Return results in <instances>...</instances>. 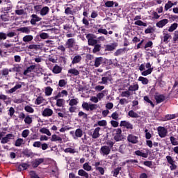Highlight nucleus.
<instances>
[{"label":"nucleus","instance_id":"64","mask_svg":"<svg viewBox=\"0 0 178 178\" xmlns=\"http://www.w3.org/2000/svg\"><path fill=\"white\" fill-rule=\"evenodd\" d=\"M30 176L31 178H40V177H38V175H37V173H35V172L34 171L30 172Z\"/></svg>","mask_w":178,"mask_h":178},{"label":"nucleus","instance_id":"40","mask_svg":"<svg viewBox=\"0 0 178 178\" xmlns=\"http://www.w3.org/2000/svg\"><path fill=\"white\" fill-rule=\"evenodd\" d=\"M170 141L172 145H174V146L178 145L177 139L176 138H175L174 136H170Z\"/></svg>","mask_w":178,"mask_h":178},{"label":"nucleus","instance_id":"41","mask_svg":"<svg viewBox=\"0 0 178 178\" xmlns=\"http://www.w3.org/2000/svg\"><path fill=\"white\" fill-rule=\"evenodd\" d=\"M177 23H174L172 24L168 29V31L170 33H173V31H175V30H176L177 29Z\"/></svg>","mask_w":178,"mask_h":178},{"label":"nucleus","instance_id":"30","mask_svg":"<svg viewBox=\"0 0 178 178\" xmlns=\"http://www.w3.org/2000/svg\"><path fill=\"white\" fill-rule=\"evenodd\" d=\"M35 69V65H31L27 67V69L24 72V75L27 76L28 73H31V72H33Z\"/></svg>","mask_w":178,"mask_h":178},{"label":"nucleus","instance_id":"17","mask_svg":"<svg viewBox=\"0 0 178 178\" xmlns=\"http://www.w3.org/2000/svg\"><path fill=\"white\" fill-rule=\"evenodd\" d=\"M81 59H83V58L81 57V56L80 55H76L72 61V65H76L77 63H80V62H81Z\"/></svg>","mask_w":178,"mask_h":178},{"label":"nucleus","instance_id":"29","mask_svg":"<svg viewBox=\"0 0 178 178\" xmlns=\"http://www.w3.org/2000/svg\"><path fill=\"white\" fill-rule=\"evenodd\" d=\"M138 81H141L142 84H143L144 86H147V84H148V83H149V81L148 80V79L144 77V76H140L138 79Z\"/></svg>","mask_w":178,"mask_h":178},{"label":"nucleus","instance_id":"19","mask_svg":"<svg viewBox=\"0 0 178 178\" xmlns=\"http://www.w3.org/2000/svg\"><path fill=\"white\" fill-rule=\"evenodd\" d=\"M154 98L157 104H161V102H163V101H165V97L163 95H156Z\"/></svg>","mask_w":178,"mask_h":178},{"label":"nucleus","instance_id":"8","mask_svg":"<svg viewBox=\"0 0 178 178\" xmlns=\"http://www.w3.org/2000/svg\"><path fill=\"white\" fill-rule=\"evenodd\" d=\"M120 126V127H125L126 129H129L130 130H133V129H134L132 124L127 121H121Z\"/></svg>","mask_w":178,"mask_h":178},{"label":"nucleus","instance_id":"51","mask_svg":"<svg viewBox=\"0 0 178 178\" xmlns=\"http://www.w3.org/2000/svg\"><path fill=\"white\" fill-rule=\"evenodd\" d=\"M23 143H24V140L22 138H18L16 141H15V147H20V145H22V144H23Z\"/></svg>","mask_w":178,"mask_h":178},{"label":"nucleus","instance_id":"48","mask_svg":"<svg viewBox=\"0 0 178 178\" xmlns=\"http://www.w3.org/2000/svg\"><path fill=\"white\" fill-rule=\"evenodd\" d=\"M79 104L78 99H72L70 100L69 105L70 106H74V105H77Z\"/></svg>","mask_w":178,"mask_h":178},{"label":"nucleus","instance_id":"1","mask_svg":"<svg viewBox=\"0 0 178 178\" xmlns=\"http://www.w3.org/2000/svg\"><path fill=\"white\" fill-rule=\"evenodd\" d=\"M83 169L79 170L78 175L81 176V177L90 178V175H88L87 172H91L92 167L88 163H85L83 165Z\"/></svg>","mask_w":178,"mask_h":178},{"label":"nucleus","instance_id":"26","mask_svg":"<svg viewBox=\"0 0 178 178\" xmlns=\"http://www.w3.org/2000/svg\"><path fill=\"white\" fill-rule=\"evenodd\" d=\"M17 31H21V33H24L25 34H30V27H22L18 29Z\"/></svg>","mask_w":178,"mask_h":178},{"label":"nucleus","instance_id":"4","mask_svg":"<svg viewBox=\"0 0 178 178\" xmlns=\"http://www.w3.org/2000/svg\"><path fill=\"white\" fill-rule=\"evenodd\" d=\"M100 154L103 156H105V155H109V154H111V147H109L108 145L102 146L100 148Z\"/></svg>","mask_w":178,"mask_h":178},{"label":"nucleus","instance_id":"33","mask_svg":"<svg viewBox=\"0 0 178 178\" xmlns=\"http://www.w3.org/2000/svg\"><path fill=\"white\" fill-rule=\"evenodd\" d=\"M136 155H138V156H142L143 158H148V154L143 153L140 150H137L135 152Z\"/></svg>","mask_w":178,"mask_h":178},{"label":"nucleus","instance_id":"49","mask_svg":"<svg viewBox=\"0 0 178 178\" xmlns=\"http://www.w3.org/2000/svg\"><path fill=\"white\" fill-rule=\"evenodd\" d=\"M44 102V98H42V97H38L35 102V104L36 105H41V104H42Z\"/></svg>","mask_w":178,"mask_h":178},{"label":"nucleus","instance_id":"28","mask_svg":"<svg viewBox=\"0 0 178 178\" xmlns=\"http://www.w3.org/2000/svg\"><path fill=\"white\" fill-rule=\"evenodd\" d=\"M131 95H133V93H131V92H130V90H126V91H123L121 92L120 96L122 97H125V98H129V97H130Z\"/></svg>","mask_w":178,"mask_h":178},{"label":"nucleus","instance_id":"12","mask_svg":"<svg viewBox=\"0 0 178 178\" xmlns=\"http://www.w3.org/2000/svg\"><path fill=\"white\" fill-rule=\"evenodd\" d=\"M42 116H44V117L52 116V115H54V111H52V109L49 108H46L42 111Z\"/></svg>","mask_w":178,"mask_h":178},{"label":"nucleus","instance_id":"3","mask_svg":"<svg viewBox=\"0 0 178 178\" xmlns=\"http://www.w3.org/2000/svg\"><path fill=\"white\" fill-rule=\"evenodd\" d=\"M86 38L88 40V45H91L92 47H94V45H96L97 44H98V40H95L94 38V35L92 34H88L86 35Z\"/></svg>","mask_w":178,"mask_h":178},{"label":"nucleus","instance_id":"52","mask_svg":"<svg viewBox=\"0 0 178 178\" xmlns=\"http://www.w3.org/2000/svg\"><path fill=\"white\" fill-rule=\"evenodd\" d=\"M64 152L70 154H76V149L71 147H68L64 150Z\"/></svg>","mask_w":178,"mask_h":178},{"label":"nucleus","instance_id":"38","mask_svg":"<svg viewBox=\"0 0 178 178\" xmlns=\"http://www.w3.org/2000/svg\"><path fill=\"white\" fill-rule=\"evenodd\" d=\"M139 88V86H138V84L136 83L134 85H131L128 90L129 91H137V90H138Z\"/></svg>","mask_w":178,"mask_h":178},{"label":"nucleus","instance_id":"61","mask_svg":"<svg viewBox=\"0 0 178 178\" xmlns=\"http://www.w3.org/2000/svg\"><path fill=\"white\" fill-rule=\"evenodd\" d=\"M67 84V82L65 79H60L58 82L59 87H65Z\"/></svg>","mask_w":178,"mask_h":178},{"label":"nucleus","instance_id":"5","mask_svg":"<svg viewBox=\"0 0 178 178\" xmlns=\"http://www.w3.org/2000/svg\"><path fill=\"white\" fill-rule=\"evenodd\" d=\"M157 131L159 137L161 138H163L168 136V129H166L165 127H159L157 129Z\"/></svg>","mask_w":178,"mask_h":178},{"label":"nucleus","instance_id":"63","mask_svg":"<svg viewBox=\"0 0 178 178\" xmlns=\"http://www.w3.org/2000/svg\"><path fill=\"white\" fill-rule=\"evenodd\" d=\"M97 32L100 33L101 34H104V35H108V31L106 29H99Z\"/></svg>","mask_w":178,"mask_h":178},{"label":"nucleus","instance_id":"7","mask_svg":"<svg viewBox=\"0 0 178 178\" xmlns=\"http://www.w3.org/2000/svg\"><path fill=\"white\" fill-rule=\"evenodd\" d=\"M127 140L129 143H131L132 144H137L138 143V136H136L133 134H129L127 136Z\"/></svg>","mask_w":178,"mask_h":178},{"label":"nucleus","instance_id":"15","mask_svg":"<svg viewBox=\"0 0 178 178\" xmlns=\"http://www.w3.org/2000/svg\"><path fill=\"white\" fill-rule=\"evenodd\" d=\"M83 137V130L81 129H77L75 131L74 140H77L78 138H81Z\"/></svg>","mask_w":178,"mask_h":178},{"label":"nucleus","instance_id":"37","mask_svg":"<svg viewBox=\"0 0 178 178\" xmlns=\"http://www.w3.org/2000/svg\"><path fill=\"white\" fill-rule=\"evenodd\" d=\"M30 166L27 163H22L18 166V170L22 171V170H26Z\"/></svg>","mask_w":178,"mask_h":178},{"label":"nucleus","instance_id":"22","mask_svg":"<svg viewBox=\"0 0 178 178\" xmlns=\"http://www.w3.org/2000/svg\"><path fill=\"white\" fill-rule=\"evenodd\" d=\"M42 162H44V159H37L33 162L32 165L33 168H38Z\"/></svg>","mask_w":178,"mask_h":178},{"label":"nucleus","instance_id":"21","mask_svg":"<svg viewBox=\"0 0 178 178\" xmlns=\"http://www.w3.org/2000/svg\"><path fill=\"white\" fill-rule=\"evenodd\" d=\"M51 141H52V142L58 141L60 143V144H62V143H63L62 138H60V136H59L56 134H54L51 136Z\"/></svg>","mask_w":178,"mask_h":178},{"label":"nucleus","instance_id":"45","mask_svg":"<svg viewBox=\"0 0 178 178\" xmlns=\"http://www.w3.org/2000/svg\"><path fill=\"white\" fill-rule=\"evenodd\" d=\"M152 70H154V68L147 69V70L142 72L141 74L142 76H148V74L152 73Z\"/></svg>","mask_w":178,"mask_h":178},{"label":"nucleus","instance_id":"2","mask_svg":"<svg viewBox=\"0 0 178 178\" xmlns=\"http://www.w3.org/2000/svg\"><path fill=\"white\" fill-rule=\"evenodd\" d=\"M82 108L86 111H95L98 108V104L83 102L82 104Z\"/></svg>","mask_w":178,"mask_h":178},{"label":"nucleus","instance_id":"54","mask_svg":"<svg viewBox=\"0 0 178 178\" xmlns=\"http://www.w3.org/2000/svg\"><path fill=\"white\" fill-rule=\"evenodd\" d=\"M78 116L79 118H83V119H86V120H87L88 118V115L83 111H79L78 113Z\"/></svg>","mask_w":178,"mask_h":178},{"label":"nucleus","instance_id":"13","mask_svg":"<svg viewBox=\"0 0 178 178\" xmlns=\"http://www.w3.org/2000/svg\"><path fill=\"white\" fill-rule=\"evenodd\" d=\"M65 45L67 46V48H73L74 45H76V40L74 38H70L67 40Z\"/></svg>","mask_w":178,"mask_h":178},{"label":"nucleus","instance_id":"35","mask_svg":"<svg viewBox=\"0 0 178 178\" xmlns=\"http://www.w3.org/2000/svg\"><path fill=\"white\" fill-rule=\"evenodd\" d=\"M40 133H42V134H47V136H51V131H49V129L43 127L42 129H40Z\"/></svg>","mask_w":178,"mask_h":178},{"label":"nucleus","instance_id":"27","mask_svg":"<svg viewBox=\"0 0 178 178\" xmlns=\"http://www.w3.org/2000/svg\"><path fill=\"white\" fill-rule=\"evenodd\" d=\"M41 48L40 44H29L28 49L33 51H38Z\"/></svg>","mask_w":178,"mask_h":178},{"label":"nucleus","instance_id":"23","mask_svg":"<svg viewBox=\"0 0 178 178\" xmlns=\"http://www.w3.org/2000/svg\"><path fill=\"white\" fill-rule=\"evenodd\" d=\"M33 35H26L25 36L23 37L22 38V41H24V42H31V41H33Z\"/></svg>","mask_w":178,"mask_h":178},{"label":"nucleus","instance_id":"47","mask_svg":"<svg viewBox=\"0 0 178 178\" xmlns=\"http://www.w3.org/2000/svg\"><path fill=\"white\" fill-rule=\"evenodd\" d=\"M24 110L26 112H28L29 113H34V108L30 106H26L24 107Z\"/></svg>","mask_w":178,"mask_h":178},{"label":"nucleus","instance_id":"39","mask_svg":"<svg viewBox=\"0 0 178 178\" xmlns=\"http://www.w3.org/2000/svg\"><path fill=\"white\" fill-rule=\"evenodd\" d=\"M173 6V3H172L170 1H168L164 7V9L165 10V12H168V10H169V9H170V8H172Z\"/></svg>","mask_w":178,"mask_h":178},{"label":"nucleus","instance_id":"56","mask_svg":"<svg viewBox=\"0 0 178 178\" xmlns=\"http://www.w3.org/2000/svg\"><path fill=\"white\" fill-rule=\"evenodd\" d=\"M165 158H166L167 162H168V163H169V165L170 163H176V161H175V160H173V158H172V156H166Z\"/></svg>","mask_w":178,"mask_h":178},{"label":"nucleus","instance_id":"18","mask_svg":"<svg viewBox=\"0 0 178 178\" xmlns=\"http://www.w3.org/2000/svg\"><path fill=\"white\" fill-rule=\"evenodd\" d=\"M108 81H112V78L111 76H103L102 78V81L99 82V84L107 85Z\"/></svg>","mask_w":178,"mask_h":178},{"label":"nucleus","instance_id":"10","mask_svg":"<svg viewBox=\"0 0 178 178\" xmlns=\"http://www.w3.org/2000/svg\"><path fill=\"white\" fill-rule=\"evenodd\" d=\"M169 23V19H163L160 20L159 22L156 24V27H159V29H162L163 27H165L166 24Z\"/></svg>","mask_w":178,"mask_h":178},{"label":"nucleus","instance_id":"55","mask_svg":"<svg viewBox=\"0 0 178 178\" xmlns=\"http://www.w3.org/2000/svg\"><path fill=\"white\" fill-rule=\"evenodd\" d=\"M113 5H115L113 1H108L105 3V6H106V8H113Z\"/></svg>","mask_w":178,"mask_h":178},{"label":"nucleus","instance_id":"50","mask_svg":"<svg viewBox=\"0 0 178 178\" xmlns=\"http://www.w3.org/2000/svg\"><path fill=\"white\" fill-rule=\"evenodd\" d=\"M134 24H136V26H143V27H147V23H145L141 20H137L135 22Z\"/></svg>","mask_w":178,"mask_h":178},{"label":"nucleus","instance_id":"31","mask_svg":"<svg viewBox=\"0 0 178 178\" xmlns=\"http://www.w3.org/2000/svg\"><path fill=\"white\" fill-rule=\"evenodd\" d=\"M19 88H22V85H20V84L16 85L15 87H13V88L10 89L8 90V92L10 94H13V92H16L17 90H19Z\"/></svg>","mask_w":178,"mask_h":178},{"label":"nucleus","instance_id":"34","mask_svg":"<svg viewBox=\"0 0 178 178\" xmlns=\"http://www.w3.org/2000/svg\"><path fill=\"white\" fill-rule=\"evenodd\" d=\"M136 155H138V156H142L143 158H148V154L143 153L140 150H137L135 152Z\"/></svg>","mask_w":178,"mask_h":178},{"label":"nucleus","instance_id":"20","mask_svg":"<svg viewBox=\"0 0 178 178\" xmlns=\"http://www.w3.org/2000/svg\"><path fill=\"white\" fill-rule=\"evenodd\" d=\"M68 74H71L72 76H79L80 74V72H79L76 68H70L68 70Z\"/></svg>","mask_w":178,"mask_h":178},{"label":"nucleus","instance_id":"6","mask_svg":"<svg viewBox=\"0 0 178 178\" xmlns=\"http://www.w3.org/2000/svg\"><path fill=\"white\" fill-rule=\"evenodd\" d=\"M31 19L30 21L31 24H32L33 26H35L37 22H41L42 18L38 17V15H35V14H33L31 16Z\"/></svg>","mask_w":178,"mask_h":178},{"label":"nucleus","instance_id":"25","mask_svg":"<svg viewBox=\"0 0 178 178\" xmlns=\"http://www.w3.org/2000/svg\"><path fill=\"white\" fill-rule=\"evenodd\" d=\"M52 91H54V89L49 86L44 88V94L47 95V97H50V95H52Z\"/></svg>","mask_w":178,"mask_h":178},{"label":"nucleus","instance_id":"59","mask_svg":"<svg viewBox=\"0 0 178 178\" xmlns=\"http://www.w3.org/2000/svg\"><path fill=\"white\" fill-rule=\"evenodd\" d=\"M111 118L112 119H113L114 120H119V113H118V112H114L111 114Z\"/></svg>","mask_w":178,"mask_h":178},{"label":"nucleus","instance_id":"36","mask_svg":"<svg viewBox=\"0 0 178 178\" xmlns=\"http://www.w3.org/2000/svg\"><path fill=\"white\" fill-rule=\"evenodd\" d=\"M62 72V67H59L58 65H55L53 67V73H55V74H58V73H60Z\"/></svg>","mask_w":178,"mask_h":178},{"label":"nucleus","instance_id":"24","mask_svg":"<svg viewBox=\"0 0 178 178\" xmlns=\"http://www.w3.org/2000/svg\"><path fill=\"white\" fill-rule=\"evenodd\" d=\"M49 12V8L48 6L43 7L40 10L41 16H46Z\"/></svg>","mask_w":178,"mask_h":178},{"label":"nucleus","instance_id":"44","mask_svg":"<svg viewBox=\"0 0 178 178\" xmlns=\"http://www.w3.org/2000/svg\"><path fill=\"white\" fill-rule=\"evenodd\" d=\"M24 122L26 124H31L33 123V118L30 115H27L24 119Z\"/></svg>","mask_w":178,"mask_h":178},{"label":"nucleus","instance_id":"32","mask_svg":"<svg viewBox=\"0 0 178 178\" xmlns=\"http://www.w3.org/2000/svg\"><path fill=\"white\" fill-rule=\"evenodd\" d=\"M128 116H130V118H140V115L134 111L131 110L128 112Z\"/></svg>","mask_w":178,"mask_h":178},{"label":"nucleus","instance_id":"42","mask_svg":"<svg viewBox=\"0 0 178 178\" xmlns=\"http://www.w3.org/2000/svg\"><path fill=\"white\" fill-rule=\"evenodd\" d=\"M101 51V44H96L92 49L93 54H97Z\"/></svg>","mask_w":178,"mask_h":178},{"label":"nucleus","instance_id":"9","mask_svg":"<svg viewBox=\"0 0 178 178\" xmlns=\"http://www.w3.org/2000/svg\"><path fill=\"white\" fill-rule=\"evenodd\" d=\"M14 136L12 134H8L5 137L1 138V144H6L7 143H9L12 138H13Z\"/></svg>","mask_w":178,"mask_h":178},{"label":"nucleus","instance_id":"14","mask_svg":"<svg viewBox=\"0 0 178 178\" xmlns=\"http://www.w3.org/2000/svg\"><path fill=\"white\" fill-rule=\"evenodd\" d=\"M105 51H115L116 47H118V43L114 42L111 44H106L105 46Z\"/></svg>","mask_w":178,"mask_h":178},{"label":"nucleus","instance_id":"53","mask_svg":"<svg viewBox=\"0 0 178 178\" xmlns=\"http://www.w3.org/2000/svg\"><path fill=\"white\" fill-rule=\"evenodd\" d=\"M63 104H65V99H58L56 102L57 106H63Z\"/></svg>","mask_w":178,"mask_h":178},{"label":"nucleus","instance_id":"16","mask_svg":"<svg viewBox=\"0 0 178 178\" xmlns=\"http://www.w3.org/2000/svg\"><path fill=\"white\" fill-rule=\"evenodd\" d=\"M104 62V58L102 57H97L95 59V64L94 66L95 67H99L101 66V64Z\"/></svg>","mask_w":178,"mask_h":178},{"label":"nucleus","instance_id":"60","mask_svg":"<svg viewBox=\"0 0 178 178\" xmlns=\"http://www.w3.org/2000/svg\"><path fill=\"white\" fill-rule=\"evenodd\" d=\"M29 134H30V131L29 129H25L22 131V137H24V138H26V137L29 136Z\"/></svg>","mask_w":178,"mask_h":178},{"label":"nucleus","instance_id":"46","mask_svg":"<svg viewBox=\"0 0 178 178\" xmlns=\"http://www.w3.org/2000/svg\"><path fill=\"white\" fill-rule=\"evenodd\" d=\"M120 170H122V167H118L113 171L114 177H118V175H119Z\"/></svg>","mask_w":178,"mask_h":178},{"label":"nucleus","instance_id":"43","mask_svg":"<svg viewBox=\"0 0 178 178\" xmlns=\"http://www.w3.org/2000/svg\"><path fill=\"white\" fill-rule=\"evenodd\" d=\"M163 42H168V40H169V38H170L172 35H170V33H166L165 32H163Z\"/></svg>","mask_w":178,"mask_h":178},{"label":"nucleus","instance_id":"57","mask_svg":"<svg viewBox=\"0 0 178 178\" xmlns=\"http://www.w3.org/2000/svg\"><path fill=\"white\" fill-rule=\"evenodd\" d=\"M104 97H105V91H102V92H99L97 95V97L99 101H101Z\"/></svg>","mask_w":178,"mask_h":178},{"label":"nucleus","instance_id":"11","mask_svg":"<svg viewBox=\"0 0 178 178\" xmlns=\"http://www.w3.org/2000/svg\"><path fill=\"white\" fill-rule=\"evenodd\" d=\"M99 131H101V127L95 128L92 134V138L94 139L99 138L101 134H99Z\"/></svg>","mask_w":178,"mask_h":178},{"label":"nucleus","instance_id":"58","mask_svg":"<svg viewBox=\"0 0 178 178\" xmlns=\"http://www.w3.org/2000/svg\"><path fill=\"white\" fill-rule=\"evenodd\" d=\"M40 37L42 40H47V38H49V35L47 33H42L40 34Z\"/></svg>","mask_w":178,"mask_h":178},{"label":"nucleus","instance_id":"62","mask_svg":"<svg viewBox=\"0 0 178 178\" xmlns=\"http://www.w3.org/2000/svg\"><path fill=\"white\" fill-rule=\"evenodd\" d=\"M90 101H91V102H94V104H98L99 100L98 99L97 96H92L90 97Z\"/></svg>","mask_w":178,"mask_h":178}]
</instances>
